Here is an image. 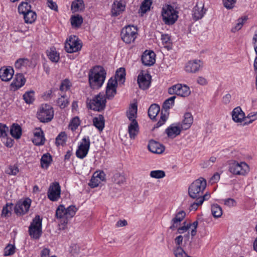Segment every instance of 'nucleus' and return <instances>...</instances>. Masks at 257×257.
I'll return each instance as SVG.
<instances>
[{"label":"nucleus","instance_id":"nucleus-38","mask_svg":"<svg viewBox=\"0 0 257 257\" xmlns=\"http://www.w3.org/2000/svg\"><path fill=\"white\" fill-rule=\"evenodd\" d=\"M31 10V6L27 2H22L18 7V12L20 14H24Z\"/></svg>","mask_w":257,"mask_h":257},{"label":"nucleus","instance_id":"nucleus-51","mask_svg":"<svg viewBox=\"0 0 257 257\" xmlns=\"http://www.w3.org/2000/svg\"><path fill=\"white\" fill-rule=\"evenodd\" d=\"M15 252V246L14 245L9 244L4 249V255L9 256L13 254Z\"/></svg>","mask_w":257,"mask_h":257},{"label":"nucleus","instance_id":"nucleus-7","mask_svg":"<svg viewBox=\"0 0 257 257\" xmlns=\"http://www.w3.org/2000/svg\"><path fill=\"white\" fill-rule=\"evenodd\" d=\"M54 116L53 107L49 104H43L40 107L37 112V117L41 122H48Z\"/></svg>","mask_w":257,"mask_h":257},{"label":"nucleus","instance_id":"nucleus-64","mask_svg":"<svg viewBox=\"0 0 257 257\" xmlns=\"http://www.w3.org/2000/svg\"><path fill=\"white\" fill-rule=\"evenodd\" d=\"M252 43L254 46L255 53H257V30L255 32V34L253 37Z\"/></svg>","mask_w":257,"mask_h":257},{"label":"nucleus","instance_id":"nucleus-27","mask_svg":"<svg viewBox=\"0 0 257 257\" xmlns=\"http://www.w3.org/2000/svg\"><path fill=\"white\" fill-rule=\"evenodd\" d=\"M26 79L24 76L21 73H18L15 75L14 80L12 85L15 86V89H18L24 85Z\"/></svg>","mask_w":257,"mask_h":257},{"label":"nucleus","instance_id":"nucleus-55","mask_svg":"<svg viewBox=\"0 0 257 257\" xmlns=\"http://www.w3.org/2000/svg\"><path fill=\"white\" fill-rule=\"evenodd\" d=\"M70 87V82L69 80L65 79L63 80L61 84L60 89L62 91H64L68 90Z\"/></svg>","mask_w":257,"mask_h":257},{"label":"nucleus","instance_id":"nucleus-45","mask_svg":"<svg viewBox=\"0 0 257 257\" xmlns=\"http://www.w3.org/2000/svg\"><path fill=\"white\" fill-rule=\"evenodd\" d=\"M125 75V69L123 68H120L116 71L115 78L114 79L117 80V81H124Z\"/></svg>","mask_w":257,"mask_h":257},{"label":"nucleus","instance_id":"nucleus-14","mask_svg":"<svg viewBox=\"0 0 257 257\" xmlns=\"http://www.w3.org/2000/svg\"><path fill=\"white\" fill-rule=\"evenodd\" d=\"M117 84V80L113 78L109 79L106 88V95L108 99L112 98L116 94Z\"/></svg>","mask_w":257,"mask_h":257},{"label":"nucleus","instance_id":"nucleus-34","mask_svg":"<svg viewBox=\"0 0 257 257\" xmlns=\"http://www.w3.org/2000/svg\"><path fill=\"white\" fill-rule=\"evenodd\" d=\"M52 161L51 156L48 154H44L41 159V165L43 168L47 169Z\"/></svg>","mask_w":257,"mask_h":257},{"label":"nucleus","instance_id":"nucleus-10","mask_svg":"<svg viewBox=\"0 0 257 257\" xmlns=\"http://www.w3.org/2000/svg\"><path fill=\"white\" fill-rule=\"evenodd\" d=\"M190 90L187 85H182L181 84H177L172 86L168 89V93L170 94H176L181 97H187L190 94Z\"/></svg>","mask_w":257,"mask_h":257},{"label":"nucleus","instance_id":"nucleus-47","mask_svg":"<svg viewBox=\"0 0 257 257\" xmlns=\"http://www.w3.org/2000/svg\"><path fill=\"white\" fill-rule=\"evenodd\" d=\"M113 181L117 184L121 185L125 182V178L120 173H116L113 176Z\"/></svg>","mask_w":257,"mask_h":257},{"label":"nucleus","instance_id":"nucleus-59","mask_svg":"<svg viewBox=\"0 0 257 257\" xmlns=\"http://www.w3.org/2000/svg\"><path fill=\"white\" fill-rule=\"evenodd\" d=\"M70 251L73 255L78 253L80 251L79 246L77 244H72L70 247Z\"/></svg>","mask_w":257,"mask_h":257},{"label":"nucleus","instance_id":"nucleus-1","mask_svg":"<svg viewBox=\"0 0 257 257\" xmlns=\"http://www.w3.org/2000/svg\"><path fill=\"white\" fill-rule=\"evenodd\" d=\"M206 187V181L205 179L200 177L193 181L188 188L189 195L195 200L191 204V209H198L205 200L209 199L210 195L207 192L204 193Z\"/></svg>","mask_w":257,"mask_h":257},{"label":"nucleus","instance_id":"nucleus-11","mask_svg":"<svg viewBox=\"0 0 257 257\" xmlns=\"http://www.w3.org/2000/svg\"><path fill=\"white\" fill-rule=\"evenodd\" d=\"M82 47L81 44L76 36H71L66 41L65 48L68 53H74L79 51Z\"/></svg>","mask_w":257,"mask_h":257},{"label":"nucleus","instance_id":"nucleus-46","mask_svg":"<svg viewBox=\"0 0 257 257\" xmlns=\"http://www.w3.org/2000/svg\"><path fill=\"white\" fill-rule=\"evenodd\" d=\"M150 175L152 178L161 179L165 176V173L162 170H154L150 172Z\"/></svg>","mask_w":257,"mask_h":257},{"label":"nucleus","instance_id":"nucleus-4","mask_svg":"<svg viewBox=\"0 0 257 257\" xmlns=\"http://www.w3.org/2000/svg\"><path fill=\"white\" fill-rule=\"evenodd\" d=\"M75 210H56V216L59 219L58 229L64 230L66 228L68 220L75 215Z\"/></svg>","mask_w":257,"mask_h":257},{"label":"nucleus","instance_id":"nucleus-32","mask_svg":"<svg viewBox=\"0 0 257 257\" xmlns=\"http://www.w3.org/2000/svg\"><path fill=\"white\" fill-rule=\"evenodd\" d=\"M25 22L27 24L33 23L37 18L36 13L33 11H29L23 14Z\"/></svg>","mask_w":257,"mask_h":257},{"label":"nucleus","instance_id":"nucleus-18","mask_svg":"<svg viewBox=\"0 0 257 257\" xmlns=\"http://www.w3.org/2000/svg\"><path fill=\"white\" fill-rule=\"evenodd\" d=\"M202 65V63L200 60L190 61L185 66V71L189 73H196L199 70Z\"/></svg>","mask_w":257,"mask_h":257},{"label":"nucleus","instance_id":"nucleus-12","mask_svg":"<svg viewBox=\"0 0 257 257\" xmlns=\"http://www.w3.org/2000/svg\"><path fill=\"white\" fill-rule=\"evenodd\" d=\"M90 140L89 137H85L82 142L79 146L76 152V156L80 159H83L88 154L90 148Z\"/></svg>","mask_w":257,"mask_h":257},{"label":"nucleus","instance_id":"nucleus-6","mask_svg":"<svg viewBox=\"0 0 257 257\" xmlns=\"http://www.w3.org/2000/svg\"><path fill=\"white\" fill-rule=\"evenodd\" d=\"M42 218L38 215L32 220L29 227V233L31 237L34 239H39L42 234Z\"/></svg>","mask_w":257,"mask_h":257},{"label":"nucleus","instance_id":"nucleus-60","mask_svg":"<svg viewBox=\"0 0 257 257\" xmlns=\"http://www.w3.org/2000/svg\"><path fill=\"white\" fill-rule=\"evenodd\" d=\"M184 225L183 226L178 228V232L179 233H183L184 232H186L189 229V228L191 227L190 223L186 224V222H184Z\"/></svg>","mask_w":257,"mask_h":257},{"label":"nucleus","instance_id":"nucleus-35","mask_svg":"<svg viewBox=\"0 0 257 257\" xmlns=\"http://www.w3.org/2000/svg\"><path fill=\"white\" fill-rule=\"evenodd\" d=\"M47 56L49 59L53 62L57 63L59 61L60 57L59 54L55 49H50L47 51Z\"/></svg>","mask_w":257,"mask_h":257},{"label":"nucleus","instance_id":"nucleus-44","mask_svg":"<svg viewBox=\"0 0 257 257\" xmlns=\"http://www.w3.org/2000/svg\"><path fill=\"white\" fill-rule=\"evenodd\" d=\"M23 99L25 102L28 104L33 103L34 100V92L33 91H30L26 92L23 95Z\"/></svg>","mask_w":257,"mask_h":257},{"label":"nucleus","instance_id":"nucleus-25","mask_svg":"<svg viewBox=\"0 0 257 257\" xmlns=\"http://www.w3.org/2000/svg\"><path fill=\"white\" fill-rule=\"evenodd\" d=\"M181 130L182 129L181 126H177L172 124L166 130V133L168 137L174 138L180 135Z\"/></svg>","mask_w":257,"mask_h":257},{"label":"nucleus","instance_id":"nucleus-62","mask_svg":"<svg viewBox=\"0 0 257 257\" xmlns=\"http://www.w3.org/2000/svg\"><path fill=\"white\" fill-rule=\"evenodd\" d=\"M247 117L249 118L250 120L247 122L248 123H250L252 122L253 121L257 119V111L255 112H250L248 115Z\"/></svg>","mask_w":257,"mask_h":257},{"label":"nucleus","instance_id":"nucleus-24","mask_svg":"<svg viewBox=\"0 0 257 257\" xmlns=\"http://www.w3.org/2000/svg\"><path fill=\"white\" fill-rule=\"evenodd\" d=\"M43 134V132L40 128L36 129L33 139V142L35 145L40 146L44 144L45 139Z\"/></svg>","mask_w":257,"mask_h":257},{"label":"nucleus","instance_id":"nucleus-63","mask_svg":"<svg viewBox=\"0 0 257 257\" xmlns=\"http://www.w3.org/2000/svg\"><path fill=\"white\" fill-rule=\"evenodd\" d=\"M161 40L163 44L167 45L170 43V37L168 34H162Z\"/></svg>","mask_w":257,"mask_h":257},{"label":"nucleus","instance_id":"nucleus-28","mask_svg":"<svg viewBox=\"0 0 257 257\" xmlns=\"http://www.w3.org/2000/svg\"><path fill=\"white\" fill-rule=\"evenodd\" d=\"M137 110V105L136 104L133 103L130 105L128 110L126 112L127 117L130 120L132 121L136 120Z\"/></svg>","mask_w":257,"mask_h":257},{"label":"nucleus","instance_id":"nucleus-26","mask_svg":"<svg viewBox=\"0 0 257 257\" xmlns=\"http://www.w3.org/2000/svg\"><path fill=\"white\" fill-rule=\"evenodd\" d=\"M139 131V125L137 120L131 122L128 126V132L131 139H135Z\"/></svg>","mask_w":257,"mask_h":257},{"label":"nucleus","instance_id":"nucleus-9","mask_svg":"<svg viewBox=\"0 0 257 257\" xmlns=\"http://www.w3.org/2000/svg\"><path fill=\"white\" fill-rule=\"evenodd\" d=\"M229 169L230 172L234 175L244 176L249 171V167L244 162L239 163L235 161L230 165Z\"/></svg>","mask_w":257,"mask_h":257},{"label":"nucleus","instance_id":"nucleus-61","mask_svg":"<svg viewBox=\"0 0 257 257\" xmlns=\"http://www.w3.org/2000/svg\"><path fill=\"white\" fill-rule=\"evenodd\" d=\"M47 6L48 7L55 11H58V6L55 2L53 0H47Z\"/></svg>","mask_w":257,"mask_h":257},{"label":"nucleus","instance_id":"nucleus-42","mask_svg":"<svg viewBox=\"0 0 257 257\" xmlns=\"http://www.w3.org/2000/svg\"><path fill=\"white\" fill-rule=\"evenodd\" d=\"M67 140V135L64 132H61L56 138V144L57 146L63 145Z\"/></svg>","mask_w":257,"mask_h":257},{"label":"nucleus","instance_id":"nucleus-37","mask_svg":"<svg viewBox=\"0 0 257 257\" xmlns=\"http://www.w3.org/2000/svg\"><path fill=\"white\" fill-rule=\"evenodd\" d=\"M176 98V96H173L165 101L163 104V109L166 113H167L168 110L174 105Z\"/></svg>","mask_w":257,"mask_h":257},{"label":"nucleus","instance_id":"nucleus-52","mask_svg":"<svg viewBox=\"0 0 257 257\" xmlns=\"http://www.w3.org/2000/svg\"><path fill=\"white\" fill-rule=\"evenodd\" d=\"M6 172L10 175H16L19 172V169L16 165H11L6 170Z\"/></svg>","mask_w":257,"mask_h":257},{"label":"nucleus","instance_id":"nucleus-20","mask_svg":"<svg viewBox=\"0 0 257 257\" xmlns=\"http://www.w3.org/2000/svg\"><path fill=\"white\" fill-rule=\"evenodd\" d=\"M148 148L151 152L156 154H162L165 150V147L154 140L150 141Z\"/></svg>","mask_w":257,"mask_h":257},{"label":"nucleus","instance_id":"nucleus-48","mask_svg":"<svg viewBox=\"0 0 257 257\" xmlns=\"http://www.w3.org/2000/svg\"><path fill=\"white\" fill-rule=\"evenodd\" d=\"M185 216L186 213L182 210L176 215L175 217L172 219V221L174 223L180 222L184 218Z\"/></svg>","mask_w":257,"mask_h":257},{"label":"nucleus","instance_id":"nucleus-43","mask_svg":"<svg viewBox=\"0 0 257 257\" xmlns=\"http://www.w3.org/2000/svg\"><path fill=\"white\" fill-rule=\"evenodd\" d=\"M152 4L151 0H145L142 4L140 7L141 12L143 14L146 13L150 10L151 6Z\"/></svg>","mask_w":257,"mask_h":257},{"label":"nucleus","instance_id":"nucleus-39","mask_svg":"<svg viewBox=\"0 0 257 257\" xmlns=\"http://www.w3.org/2000/svg\"><path fill=\"white\" fill-rule=\"evenodd\" d=\"M29 60L27 58H20L15 62V68L17 69H21L25 68L29 64Z\"/></svg>","mask_w":257,"mask_h":257},{"label":"nucleus","instance_id":"nucleus-23","mask_svg":"<svg viewBox=\"0 0 257 257\" xmlns=\"http://www.w3.org/2000/svg\"><path fill=\"white\" fill-rule=\"evenodd\" d=\"M193 122V117L190 113L186 112L184 115V118L181 124L182 130H186L189 128Z\"/></svg>","mask_w":257,"mask_h":257},{"label":"nucleus","instance_id":"nucleus-49","mask_svg":"<svg viewBox=\"0 0 257 257\" xmlns=\"http://www.w3.org/2000/svg\"><path fill=\"white\" fill-rule=\"evenodd\" d=\"M79 124H80V120H79V118L78 117H74L71 121V122L69 125V127L72 131H73L77 129V128L79 125Z\"/></svg>","mask_w":257,"mask_h":257},{"label":"nucleus","instance_id":"nucleus-58","mask_svg":"<svg viewBox=\"0 0 257 257\" xmlns=\"http://www.w3.org/2000/svg\"><path fill=\"white\" fill-rule=\"evenodd\" d=\"M224 204L226 207L231 208L235 207L236 202L233 199L228 198L224 201Z\"/></svg>","mask_w":257,"mask_h":257},{"label":"nucleus","instance_id":"nucleus-21","mask_svg":"<svg viewBox=\"0 0 257 257\" xmlns=\"http://www.w3.org/2000/svg\"><path fill=\"white\" fill-rule=\"evenodd\" d=\"M205 13L204 9V5L202 3H197L193 9V17L194 20H198L201 19Z\"/></svg>","mask_w":257,"mask_h":257},{"label":"nucleus","instance_id":"nucleus-41","mask_svg":"<svg viewBox=\"0 0 257 257\" xmlns=\"http://www.w3.org/2000/svg\"><path fill=\"white\" fill-rule=\"evenodd\" d=\"M84 8V3L83 0H76L73 2L71 5V9L74 12L81 10Z\"/></svg>","mask_w":257,"mask_h":257},{"label":"nucleus","instance_id":"nucleus-30","mask_svg":"<svg viewBox=\"0 0 257 257\" xmlns=\"http://www.w3.org/2000/svg\"><path fill=\"white\" fill-rule=\"evenodd\" d=\"M31 200L29 198L19 200L14 209H29L31 204Z\"/></svg>","mask_w":257,"mask_h":257},{"label":"nucleus","instance_id":"nucleus-29","mask_svg":"<svg viewBox=\"0 0 257 257\" xmlns=\"http://www.w3.org/2000/svg\"><path fill=\"white\" fill-rule=\"evenodd\" d=\"M104 117L101 114L93 119V125L100 131H102L104 127Z\"/></svg>","mask_w":257,"mask_h":257},{"label":"nucleus","instance_id":"nucleus-54","mask_svg":"<svg viewBox=\"0 0 257 257\" xmlns=\"http://www.w3.org/2000/svg\"><path fill=\"white\" fill-rule=\"evenodd\" d=\"M168 111H167V113H166L165 112V113H163V111H162L161 115V119L156 124L157 127L161 126L166 122V121L167 120V118H168Z\"/></svg>","mask_w":257,"mask_h":257},{"label":"nucleus","instance_id":"nucleus-3","mask_svg":"<svg viewBox=\"0 0 257 257\" xmlns=\"http://www.w3.org/2000/svg\"><path fill=\"white\" fill-rule=\"evenodd\" d=\"M87 107L95 111H101L105 107L106 97L102 93H99L95 95L93 99L86 101Z\"/></svg>","mask_w":257,"mask_h":257},{"label":"nucleus","instance_id":"nucleus-15","mask_svg":"<svg viewBox=\"0 0 257 257\" xmlns=\"http://www.w3.org/2000/svg\"><path fill=\"white\" fill-rule=\"evenodd\" d=\"M151 76L149 74L141 73L138 77V83L139 87L143 89H147L151 84Z\"/></svg>","mask_w":257,"mask_h":257},{"label":"nucleus","instance_id":"nucleus-53","mask_svg":"<svg viewBox=\"0 0 257 257\" xmlns=\"http://www.w3.org/2000/svg\"><path fill=\"white\" fill-rule=\"evenodd\" d=\"M236 0H222L223 6L227 9H231L236 3Z\"/></svg>","mask_w":257,"mask_h":257},{"label":"nucleus","instance_id":"nucleus-57","mask_svg":"<svg viewBox=\"0 0 257 257\" xmlns=\"http://www.w3.org/2000/svg\"><path fill=\"white\" fill-rule=\"evenodd\" d=\"M100 183V180L97 177H94V176H93L89 183V185L91 188H95L97 187Z\"/></svg>","mask_w":257,"mask_h":257},{"label":"nucleus","instance_id":"nucleus-2","mask_svg":"<svg viewBox=\"0 0 257 257\" xmlns=\"http://www.w3.org/2000/svg\"><path fill=\"white\" fill-rule=\"evenodd\" d=\"M106 73L101 66H95L90 69L88 73L89 83L93 89L100 88L103 85Z\"/></svg>","mask_w":257,"mask_h":257},{"label":"nucleus","instance_id":"nucleus-50","mask_svg":"<svg viewBox=\"0 0 257 257\" xmlns=\"http://www.w3.org/2000/svg\"><path fill=\"white\" fill-rule=\"evenodd\" d=\"M246 20L245 18H240L238 19L237 21V23L235 26L233 27L231 29V32L233 33H235L236 31L239 30L242 27L244 22Z\"/></svg>","mask_w":257,"mask_h":257},{"label":"nucleus","instance_id":"nucleus-16","mask_svg":"<svg viewBox=\"0 0 257 257\" xmlns=\"http://www.w3.org/2000/svg\"><path fill=\"white\" fill-rule=\"evenodd\" d=\"M156 54L152 51L146 50L142 56V61L145 66H152L156 61Z\"/></svg>","mask_w":257,"mask_h":257},{"label":"nucleus","instance_id":"nucleus-40","mask_svg":"<svg viewBox=\"0 0 257 257\" xmlns=\"http://www.w3.org/2000/svg\"><path fill=\"white\" fill-rule=\"evenodd\" d=\"M82 22V18L79 15L72 16L71 18V24L73 27H79Z\"/></svg>","mask_w":257,"mask_h":257},{"label":"nucleus","instance_id":"nucleus-13","mask_svg":"<svg viewBox=\"0 0 257 257\" xmlns=\"http://www.w3.org/2000/svg\"><path fill=\"white\" fill-rule=\"evenodd\" d=\"M60 186L59 183L55 182L51 184L48 191V198L53 201L58 200L60 197Z\"/></svg>","mask_w":257,"mask_h":257},{"label":"nucleus","instance_id":"nucleus-33","mask_svg":"<svg viewBox=\"0 0 257 257\" xmlns=\"http://www.w3.org/2000/svg\"><path fill=\"white\" fill-rule=\"evenodd\" d=\"M11 135L16 139H19L22 135L21 126L18 124H14L10 130Z\"/></svg>","mask_w":257,"mask_h":257},{"label":"nucleus","instance_id":"nucleus-31","mask_svg":"<svg viewBox=\"0 0 257 257\" xmlns=\"http://www.w3.org/2000/svg\"><path fill=\"white\" fill-rule=\"evenodd\" d=\"M160 110V106L157 104H152L148 109V115L152 119H155Z\"/></svg>","mask_w":257,"mask_h":257},{"label":"nucleus","instance_id":"nucleus-5","mask_svg":"<svg viewBox=\"0 0 257 257\" xmlns=\"http://www.w3.org/2000/svg\"><path fill=\"white\" fill-rule=\"evenodd\" d=\"M178 12L171 5H167L164 7L162 11L163 21L165 24L172 25L178 18Z\"/></svg>","mask_w":257,"mask_h":257},{"label":"nucleus","instance_id":"nucleus-22","mask_svg":"<svg viewBox=\"0 0 257 257\" xmlns=\"http://www.w3.org/2000/svg\"><path fill=\"white\" fill-rule=\"evenodd\" d=\"M232 117L235 122H241L245 117L244 113L240 107H236L232 111Z\"/></svg>","mask_w":257,"mask_h":257},{"label":"nucleus","instance_id":"nucleus-17","mask_svg":"<svg viewBox=\"0 0 257 257\" xmlns=\"http://www.w3.org/2000/svg\"><path fill=\"white\" fill-rule=\"evenodd\" d=\"M125 2L122 0L115 1L113 3L111 8L112 16L116 17L119 15L125 10Z\"/></svg>","mask_w":257,"mask_h":257},{"label":"nucleus","instance_id":"nucleus-19","mask_svg":"<svg viewBox=\"0 0 257 257\" xmlns=\"http://www.w3.org/2000/svg\"><path fill=\"white\" fill-rule=\"evenodd\" d=\"M14 71L12 67H2L0 69V78L3 81H9L13 77Z\"/></svg>","mask_w":257,"mask_h":257},{"label":"nucleus","instance_id":"nucleus-8","mask_svg":"<svg viewBox=\"0 0 257 257\" xmlns=\"http://www.w3.org/2000/svg\"><path fill=\"white\" fill-rule=\"evenodd\" d=\"M120 35L124 43L131 44L135 42L138 36V29L134 26L128 25L122 29Z\"/></svg>","mask_w":257,"mask_h":257},{"label":"nucleus","instance_id":"nucleus-56","mask_svg":"<svg viewBox=\"0 0 257 257\" xmlns=\"http://www.w3.org/2000/svg\"><path fill=\"white\" fill-rule=\"evenodd\" d=\"M8 131V127L6 125L0 123V137H7Z\"/></svg>","mask_w":257,"mask_h":257},{"label":"nucleus","instance_id":"nucleus-36","mask_svg":"<svg viewBox=\"0 0 257 257\" xmlns=\"http://www.w3.org/2000/svg\"><path fill=\"white\" fill-rule=\"evenodd\" d=\"M60 95L61 97L58 98L57 100V104L61 108H64L69 104L68 98L64 94H61Z\"/></svg>","mask_w":257,"mask_h":257}]
</instances>
